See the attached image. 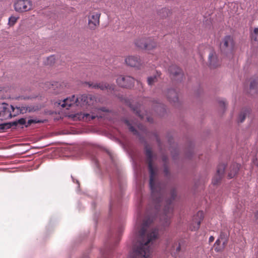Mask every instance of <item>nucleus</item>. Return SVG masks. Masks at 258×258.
<instances>
[{
	"instance_id": "obj_19",
	"label": "nucleus",
	"mask_w": 258,
	"mask_h": 258,
	"mask_svg": "<svg viewBox=\"0 0 258 258\" xmlns=\"http://www.w3.org/2000/svg\"><path fill=\"white\" fill-rule=\"evenodd\" d=\"M240 166V164L237 163H234L231 166L230 168V171L228 175L229 178H232L236 175L239 169Z\"/></svg>"
},
{
	"instance_id": "obj_11",
	"label": "nucleus",
	"mask_w": 258,
	"mask_h": 258,
	"mask_svg": "<svg viewBox=\"0 0 258 258\" xmlns=\"http://www.w3.org/2000/svg\"><path fill=\"white\" fill-rule=\"evenodd\" d=\"M204 217V214L203 211H199L197 214L194 216L192 222L189 227L191 230L195 231L199 228L201 222L203 220Z\"/></svg>"
},
{
	"instance_id": "obj_4",
	"label": "nucleus",
	"mask_w": 258,
	"mask_h": 258,
	"mask_svg": "<svg viewBox=\"0 0 258 258\" xmlns=\"http://www.w3.org/2000/svg\"><path fill=\"white\" fill-rule=\"evenodd\" d=\"M21 113L23 110L20 107L14 108L13 105L5 103L0 104V121L11 118Z\"/></svg>"
},
{
	"instance_id": "obj_28",
	"label": "nucleus",
	"mask_w": 258,
	"mask_h": 258,
	"mask_svg": "<svg viewBox=\"0 0 258 258\" xmlns=\"http://www.w3.org/2000/svg\"><path fill=\"white\" fill-rule=\"evenodd\" d=\"M18 17L11 16L9 19V24L10 26H13L17 22Z\"/></svg>"
},
{
	"instance_id": "obj_22",
	"label": "nucleus",
	"mask_w": 258,
	"mask_h": 258,
	"mask_svg": "<svg viewBox=\"0 0 258 258\" xmlns=\"http://www.w3.org/2000/svg\"><path fill=\"white\" fill-rule=\"evenodd\" d=\"M226 245H223L220 239H217L214 244V250L216 252H222L224 250Z\"/></svg>"
},
{
	"instance_id": "obj_34",
	"label": "nucleus",
	"mask_w": 258,
	"mask_h": 258,
	"mask_svg": "<svg viewBox=\"0 0 258 258\" xmlns=\"http://www.w3.org/2000/svg\"><path fill=\"white\" fill-rule=\"evenodd\" d=\"M136 113H137V114L139 116H140V117L141 119H143L144 118V116L142 115H141L138 111H137V110L136 111Z\"/></svg>"
},
{
	"instance_id": "obj_5",
	"label": "nucleus",
	"mask_w": 258,
	"mask_h": 258,
	"mask_svg": "<svg viewBox=\"0 0 258 258\" xmlns=\"http://www.w3.org/2000/svg\"><path fill=\"white\" fill-rule=\"evenodd\" d=\"M170 198L166 201V205L164 209V221L162 223L164 226H168L170 224V219L173 211L172 202L176 197V191L174 189L170 191Z\"/></svg>"
},
{
	"instance_id": "obj_15",
	"label": "nucleus",
	"mask_w": 258,
	"mask_h": 258,
	"mask_svg": "<svg viewBox=\"0 0 258 258\" xmlns=\"http://www.w3.org/2000/svg\"><path fill=\"white\" fill-rule=\"evenodd\" d=\"M169 72L173 77H176L177 80H180L183 77L181 69L176 65H172L169 68Z\"/></svg>"
},
{
	"instance_id": "obj_35",
	"label": "nucleus",
	"mask_w": 258,
	"mask_h": 258,
	"mask_svg": "<svg viewBox=\"0 0 258 258\" xmlns=\"http://www.w3.org/2000/svg\"><path fill=\"white\" fill-rule=\"evenodd\" d=\"M214 240V237L213 236H211L209 238V242L211 243Z\"/></svg>"
},
{
	"instance_id": "obj_21",
	"label": "nucleus",
	"mask_w": 258,
	"mask_h": 258,
	"mask_svg": "<svg viewBox=\"0 0 258 258\" xmlns=\"http://www.w3.org/2000/svg\"><path fill=\"white\" fill-rule=\"evenodd\" d=\"M161 74L160 72H156V73L153 76L149 77L147 79V83L149 86L154 85L158 81V78L160 77Z\"/></svg>"
},
{
	"instance_id": "obj_17",
	"label": "nucleus",
	"mask_w": 258,
	"mask_h": 258,
	"mask_svg": "<svg viewBox=\"0 0 258 258\" xmlns=\"http://www.w3.org/2000/svg\"><path fill=\"white\" fill-rule=\"evenodd\" d=\"M209 64L211 68H215L220 65V61L216 53L211 51L209 55Z\"/></svg>"
},
{
	"instance_id": "obj_37",
	"label": "nucleus",
	"mask_w": 258,
	"mask_h": 258,
	"mask_svg": "<svg viewBox=\"0 0 258 258\" xmlns=\"http://www.w3.org/2000/svg\"><path fill=\"white\" fill-rule=\"evenodd\" d=\"M100 110L103 112H108V110L104 107H102V108H100Z\"/></svg>"
},
{
	"instance_id": "obj_2",
	"label": "nucleus",
	"mask_w": 258,
	"mask_h": 258,
	"mask_svg": "<svg viewBox=\"0 0 258 258\" xmlns=\"http://www.w3.org/2000/svg\"><path fill=\"white\" fill-rule=\"evenodd\" d=\"M145 153L147 157L148 169L150 173V186L152 192V197L155 204V208L158 210L161 206L165 194V188L163 185H155L156 170L153 165V155L151 149L148 146L145 147Z\"/></svg>"
},
{
	"instance_id": "obj_38",
	"label": "nucleus",
	"mask_w": 258,
	"mask_h": 258,
	"mask_svg": "<svg viewBox=\"0 0 258 258\" xmlns=\"http://www.w3.org/2000/svg\"><path fill=\"white\" fill-rule=\"evenodd\" d=\"M166 158H163V160H164L165 162L166 161Z\"/></svg>"
},
{
	"instance_id": "obj_26",
	"label": "nucleus",
	"mask_w": 258,
	"mask_h": 258,
	"mask_svg": "<svg viewBox=\"0 0 258 258\" xmlns=\"http://www.w3.org/2000/svg\"><path fill=\"white\" fill-rule=\"evenodd\" d=\"M258 88V79H254L252 80L250 83V89L252 90H256Z\"/></svg>"
},
{
	"instance_id": "obj_33",
	"label": "nucleus",
	"mask_w": 258,
	"mask_h": 258,
	"mask_svg": "<svg viewBox=\"0 0 258 258\" xmlns=\"http://www.w3.org/2000/svg\"><path fill=\"white\" fill-rule=\"evenodd\" d=\"M164 173L166 175H167L169 173V170L168 169V168L167 167H165L164 168Z\"/></svg>"
},
{
	"instance_id": "obj_1",
	"label": "nucleus",
	"mask_w": 258,
	"mask_h": 258,
	"mask_svg": "<svg viewBox=\"0 0 258 258\" xmlns=\"http://www.w3.org/2000/svg\"><path fill=\"white\" fill-rule=\"evenodd\" d=\"M152 221H144L138 235V241L133 248L132 258H149L154 242L159 238L158 229L152 227Z\"/></svg>"
},
{
	"instance_id": "obj_24",
	"label": "nucleus",
	"mask_w": 258,
	"mask_h": 258,
	"mask_svg": "<svg viewBox=\"0 0 258 258\" xmlns=\"http://www.w3.org/2000/svg\"><path fill=\"white\" fill-rule=\"evenodd\" d=\"M218 239L223 242V245H227L228 241V235L224 232H221Z\"/></svg>"
},
{
	"instance_id": "obj_14",
	"label": "nucleus",
	"mask_w": 258,
	"mask_h": 258,
	"mask_svg": "<svg viewBox=\"0 0 258 258\" xmlns=\"http://www.w3.org/2000/svg\"><path fill=\"white\" fill-rule=\"evenodd\" d=\"M88 85L90 87L93 88L100 89L101 90H107L110 91H113L115 88L114 85H110L106 83H88Z\"/></svg>"
},
{
	"instance_id": "obj_10",
	"label": "nucleus",
	"mask_w": 258,
	"mask_h": 258,
	"mask_svg": "<svg viewBox=\"0 0 258 258\" xmlns=\"http://www.w3.org/2000/svg\"><path fill=\"white\" fill-rule=\"evenodd\" d=\"M125 64L131 67L137 68L139 69L142 66V62L137 56L129 55L125 58Z\"/></svg>"
},
{
	"instance_id": "obj_7",
	"label": "nucleus",
	"mask_w": 258,
	"mask_h": 258,
	"mask_svg": "<svg viewBox=\"0 0 258 258\" xmlns=\"http://www.w3.org/2000/svg\"><path fill=\"white\" fill-rule=\"evenodd\" d=\"M14 7L16 12L22 13L31 10L33 5L29 0H17L15 2Z\"/></svg>"
},
{
	"instance_id": "obj_25",
	"label": "nucleus",
	"mask_w": 258,
	"mask_h": 258,
	"mask_svg": "<svg viewBox=\"0 0 258 258\" xmlns=\"http://www.w3.org/2000/svg\"><path fill=\"white\" fill-rule=\"evenodd\" d=\"M251 40L258 42V28H254L251 34Z\"/></svg>"
},
{
	"instance_id": "obj_30",
	"label": "nucleus",
	"mask_w": 258,
	"mask_h": 258,
	"mask_svg": "<svg viewBox=\"0 0 258 258\" xmlns=\"http://www.w3.org/2000/svg\"><path fill=\"white\" fill-rule=\"evenodd\" d=\"M54 57L53 56H50L47 58V64L51 65L54 62Z\"/></svg>"
},
{
	"instance_id": "obj_31",
	"label": "nucleus",
	"mask_w": 258,
	"mask_h": 258,
	"mask_svg": "<svg viewBox=\"0 0 258 258\" xmlns=\"http://www.w3.org/2000/svg\"><path fill=\"white\" fill-rule=\"evenodd\" d=\"M219 104L221 107H225L226 105V103L224 100L220 101Z\"/></svg>"
},
{
	"instance_id": "obj_20",
	"label": "nucleus",
	"mask_w": 258,
	"mask_h": 258,
	"mask_svg": "<svg viewBox=\"0 0 258 258\" xmlns=\"http://www.w3.org/2000/svg\"><path fill=\"white\" fill-rule=\"evenodd\" d=\"M167 97L170 102H176L178 99L177 93L174 89L168 90L167 91Z\"/></svg>"
},
{
	"instance_id": "obj_29",
	"label": "nucleus",
	"mask_w": 258,
	"mask_h": 258,
	"mask_svg": "<svg viewBox=\"0 0 258 258\" xmlns=\"http://www.w3.org/2000/svg\"><path fill=\"white\" fill-rule=\"evenodd\" d=\"M161 12L163 13L162 17H166L170 16L171 14L170 11L168 9L164 8L161 10Z\"/></svg>"
},
{
	"instance_id": "obj_13",
	"label": "nucleus",
	"mask_w": 258,
	"mask_h": 258,
	"mask_svg": "<svg viewBox=\"0 0 258 258\" xmlns=\"http://www.w3.org/2000/svg\"><path fill=\"white\" fill-rule=\"evenodd\" d=\"M234 48V41L232 37L230 36H226L223 40V43L221 45L222 50H232Z\"/></svg>"
},
{
	"instance_id": "obj_27",
	"label": "nucleus",
	"mask_w": 258,
	"mask_h": 258,
	"mask_svg": "<svg viewBox=\"0 0 258 258\" xmlns=\"http://www.w3.org/2000/svg\"><path fill=\"white\" fill-rule=\"evenodd\" d=\"M125 123L127 125L130 131L135 135H137V131L131 125L130 121L127 120H125L124 121Z\"/></svg>"
},
{
	"instance_id": "obj_36",
	"label": "nucleus",
	"mask_w": 258,
	"mask_h": 258,
	"mask_svg": "<svg viewBox=\"0 0 258 258\" xmlns=\"http://www.w3.org/2000/svg\"><path fill=\"white\" fill-rule=\"evenodd\" d=\"M146 119L148 122H152L153 121V119L150 117H147Z\"/></svg>"
},
{
	"instance_id": "obj_23",
	"label": "nucleus",
	"mask_w": 258,
	"mask_h": 258,
	"mask_svg": "<svg viewBox=\"0 0 258 258\" xmlns=\"http://www.w3.org/2000/svg\"><path fill=\"white\" fill-rule=\"evenodd\" d=\"M249 113V110L248 109H244L242 110L240 114L239 115L238 121L239 122H242L244 120L246 116V115Z\"/></svg>"
},
{
	"instance_id": "obj_9",
	"label": "nucleus",
	"mask_w": 258,
	"mask_h": 258,
	"mask_svg": "<svg viewBox=\"0 0 258 258\" xmlns=\"http://www.w3.org/2000/svg\"><path fill=\"white\" fill-rule=\"evenodd\" d=\"M116 83L120 87L131 88L134 86L135 79L128 76H119L116 79Z\"/></svg>"
},
{
	"instance_id": "obj_12",
	"label": "nucleus",
	"mask_w": 258,
	"mask_h": 258,
	"mask_svg": "<svg viewBox=\"0 0 258 258\" xmlns=\"http://www.w3.org/2000/svg\"><path fill=\"white\" fill-rule=\"evenodd\" d=\"M226 166L224 164H221L218 166L217 170V174L214 177L212 180V183L214 185H216L218 184L223 175Z\"/></svg>"
},
{
	"instance_id": "obj_8",
	"label": "nucleus",
	"mask_w": 258,
	"mask_h": 258,
	"mask_svg": "<svg viewBox=\"0 0 258 258\" xmlns=\"http://www.w3.org/2000/svg\"><path fill=\"white\" fill-rule=\"evenodd\" d=\"M136 45L142 49L151 50L156 46V43L151 39L141 38L136 40Z\"/></svg>"
},
{
	"instance_id": "obj_32",
	"label": "nucleus",
	"mask_w": 258,
	"mask_h": 258,
	"mask_svg": "<svg viewBox=\"0 0 258 258\" xmlns=\"http://www.w3.org/2000/svg\"><path fill=\"white\" fill-rule=\"evenodd\" d=\"M180 249H181V246L179 243H178V245L176 248V251L177 252H179L180 251Z\"/></svg>"
},
{
	"instance_id": "obj_18",
	"label": "nucleus",
	"mask_w": 258,
	"mask_h": 258,
	"mask_svg": "<svg viewBox=\"0 0 258 258\" xmlns=\"http://www.w3.org/2000/svg\"><path fill=\"white\" fill-rule=\"evenodd\" d=\"M76 117H78V118L80 120L83 119L86 121H89L95 119L97 116L94 114H90L89 113H81L80 114H77Z\"/></svg>"
},
{
	"instance_id": "obj_3",
	"label": "nucleus",
	"mask_w": 258,
	"mask_h": 258,
	"mask_svg": "<svg viewBox=\"0 0 258 258\" xmlns=\"http://www.w3.org/2000/svg\"><path fill=\"white\" fill-rule=\"evenodd\" d=\"M94 98L93 96L90 94H83L77 97H76L75 95H72L71 97L64 99L59 104L62 108H66L67 109H69L74 105L83 106L93 105Z\"/></svg>"
},
{
	"instance_id": "obj_16",
	"label": "nucleus",
	"mask_w": 258,
	"mask_h": 258,
	"mask_svg": "<svg viewBox=\"0 0 258 258\" xmlns=\"http://www.w3.org/2000/svg\"><path fill=\"white\" fill-rule=\"evenodd\" d=\"M40 122L41 121L40 120H39L29 119V120H28V121L26 123L25 119L23 118H21L19 119V120H18L17 121H15L12 122L11 123L10 125L11 126H17L18 124H20L21 125H24V124H25L26 123L25 126L26 127H27V126L30 125L32 123H38V122Z\"/></svg>"
},
{
	"instance_id": "obj_6",
	"label": "nucleus",
	"mask_w": 258,
	"mask_h": 258,
	"mask_svg": "<svg viewBox=\"0 0 258 258\" xmlns=\"http://www.w3.org/2000/svg\"><path fill=\"white\" fill-rule=\"evenodd\" d=\"M101 13L97 12H90L87 16L88 27L91 30H95L100 25Z\"/></svg>"
}]
</instances>
